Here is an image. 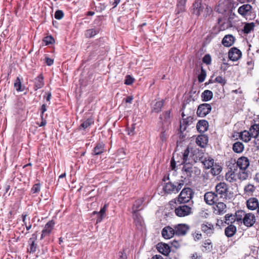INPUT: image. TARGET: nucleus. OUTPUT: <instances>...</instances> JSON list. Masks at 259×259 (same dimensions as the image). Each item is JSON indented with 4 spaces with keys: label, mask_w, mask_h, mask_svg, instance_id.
<instances>
[{
    "label": "nucleus",
    "mask_w": 259,
    "mask_h": 259,
    "mask_svg": "<svg viewBox=\"0 0 259 259\" xmlns=\"http://www.w3.org/2000/svg\"><path fill=\"white\" fill-rule=\"evenodd\" d=\"M201 161L206 169H210V172L213 176L219 175L222 171V166L221 164L215 162L209 156L202 157Z\"/></svg>",
    "instance_id": "nucleus-1"
},
{
    "label": "nucleus",
    "mask_w": 259,
    "mask_h": 259,
    "mask_svg": "<svg viewBox=\"0 0 259 259\" xmlns=\"http://www.w3.org/2000/svg\"><path fill=\"white\" fill-rule=\"evenodd\" d=\"M237 134L239 135L240 138L246 143L250 141L252 137L254 138L256 140L255 144L258 142L259 146V124H254L250 128L249 131L245 130Z\"/></svg>",
    "instance_id": "nucleus-2"
},
{
    "label": "nucleus",
    "mask_w": 259,
    "mask_h": 259,
    "mask_svg": "<svg viewBox=\"0 0 259 259\" xmlns=\"http://www.w3.org/2000/svg\"><path fill=\"white\" fill-rule=\"evenodd\" d=\"M212 10L210 7L202 4L200 0H197L193 5V14L197 16L206 17L209 15Z\"/></svg>",
    "instance_id": "nucleus-3"
},
{
    "label": "nucleus",
    "mask_w": 259,
    "mask_h": 259,
    "mask_svg": "<svg viewBox=\"0 0 259 259\" xmlns=\"http://www.w3.org/2000/svg\"><path fill=\"white\" fill-rule=\"evenodd\" d=\"M102 38L96 39L92 45V50L90 53V56H101L104 55L108 52V48L102 42Z\"/></svg>",
    "instance_id": "nucleus-4"
},
{
    "label": "nucleus",
    "mask_w": 259,
    "mask_h": 259,
    "mask_svg": "<svg viewBox=\"0 0 259 259\" xmlns=\"http://www.w3.org/2000/svg\"><path fill=\"white\" fill-rule=\"evenodd\" d=\"M243 218V222L245 226L251 227L255 222V215L252 213H245L243 211H238L236 213V218L237 221H240Z\"/></svg>",
    "instance_id": "nucleus-5"
},
{
    "label": "nucleus",
    "mask_w": 259,
    "mask_h": 259,
    "mask_svg": "<svg viewBox=\"0 0 259 259\" xmlns=\"http://www.w3.org/2000/svg\"><path fill=\"white\" fill-rule=\"evenodd\" d=\"M184 185L183 180H181L179 183H177L176 185L172 183H167L164 186V191L168 194L177 193L181 189Z\"/></svg>",
    "instance_id": "nucleus-6"
},
{
    "label": "nucleus",
    "mask_w": 259,
    "mask_h": 259,
    "mask_svg": "<svg viewBox=\"0 0 259 259\" xmlns=\"http://www.w3.org/2000/svg\"><path fill=\"white\" fill-rule=\"evenodd\" d=\"M192 191L189 188L183 189L179 195L178 202L179 203H185L189 201L192 198Z\"/></svg>",
    "instance_id": "nucleus-7"
},
{
    "label": "nucleus",
    "mask_w": 259,
    "mask_h": 259,
    "mask_svg": "<svg viewBox=\"0 0 259 259\" xmlns=\"http://www.w3.org/2000/svg\"><path fill=\"white\" fill-rule=\"evenodd\" d=\"M189 153V151L188 149H186L184 152V153L182 155L183 159L182 161H180L179 160H178V153H174V156L172 157V160L171 162V166L172 167V169H174L176 166V164H177L178 165H180L183 163H184L187 159V157L188 156Z\"/></svg>",
    "instance_id": "nucleus-8"
},
{
    "label": "nucleus",
    "mask_w": 259,
    "mask_h": 259,
    "mask_svg": "<svg viewBox=\"0 0 259 259\" xmlns=\"http://www.w3.org/2000/svg\"><path fill=\"white\" fill-rule=\"evenodd\" d=\"M191 208L187 205H183L176 208L175 213L179 217H184L191 214Z\"/></svg>",
    "instance_id": "nucleus-9"
},
{
    "label": "nucleus",
    "mask_w": 259,
    "mask_h": 259,
    "mask_svg": "<svg viewBox=\"0 0 259 259\" xmlns=\"http://www.w3.org/2000/svg\"><path fill=\"white\" fill-rule=\"evenodd\" d=\"M211 110V107L209 104H202L199 106L197 114L200 117H204L210 113Z\"/></svg>",
    "instance_id": "nucleus-10"
},
{
    "label": "nucleus",
    "mask_w": 259,
    "mask_h": 259,
    "mask_svg": "<svg viewBox=\"0 0 259 259\" xmlns=\"http://www.w3.org/2000/svg\"><path fill=\"white\" fill-rule=\"evenodd\" d=\"M247 208L250 210L257 209V213L259 214V201L255 197H250L246 202Z\"/></svg>",
    "instance_id": "nucleus-11"
},
{
    "label": "nucleus",
    "mask_w": 259,
    "mask_h": 259,
    "mask_svg": "<svg viewBox=\"0 0 259 259\" xmlns=\"http://www.w3.org/2000/svg\"><path fill=\"white\" fill-rule=\"evenodd\" d=\"M241 52L236 48H231L228 53L229 59L233 61L238 60L241 57Z\"/></svg>",
    "instance_id": "nucleus-12"
},
{
    "label": "nucleus",
    "mask_w": 259,
    "mask_h": 259,
    "mask_svg": "<svg viewBox=\"0 0 259 259\" xmlns=\"http://www.w3.org/2000/svg\"><path fill=\"white\" fill-rule=\"evenodd\" d=\"M55 223L54 221L51 220L49 221L46 225L42 231L40 239H42L45 236L50 234L54 228Z\"/></svg>",
    "instance_id": "nucleus-13"
},
{
    "label": "nucleus",
    "mask_w": 259,
    "mask_h": 259,
    "mask_svg": "<svg viewBox=\"0 0 259 259\" xmlns=\"http://www.w3.org/2000/svg\"><path fill=\"white\" fill-rule=\"evenodd\" d=\"M105 148V144L103 142H98L92 150V155L93 156L101 155L106 151Z\"/></svg>",
    "instance_id": "nucleus-14"
},
{
    "label": "nucleus",
    "mask_w": 259,
    "mask_h": 259,
    "mask_svg": "<svg viewBox=\"0 0 259 259\" xmlns=\"http://www.w3.org/2000/svg\"><path fill=\"white\" fill-rule=\"evenodd\" d=\"M236 164V167L247 170L249 166L250 162L247 157L241 156L237 159Z\"/></svg>",
    "instance_id": "nucleus-15"
},
{
    "label": "nucleus",
    "mask_w": 259,
    "mask_h": 259,
    "mask_svg": "<svg viewBox=\"0 0 259 259\" xmlns=\"http://www.w3.org/2000/svg\"><path fill=\"white\" fill-rule=\"evenodd\" d=\"M237 168H231L226 174V179L229 182L236 181L238 179Z\"/></svg>",
    "instance_id": "nucleus-16"
},
{
    "label": "nucleus",
    "mask_w": 259,
    "mask_h": 259,
    "mask_svg": "<svg viewBox=\"0 0 259 259\" xmlns=\"http://www.w3.org/2000/svg\"><path fill=\"white\" fill-rule=\"evenodd\" d=\"M37 239V236L35 234L32 235V237L28 240L29 247L27 248V251L30 253H34L36 251L37 248V243L35 241Z\"/></svg>",
    "instance_id": "nucleus-17"
},
{
    "label": "nucleus",
    "mask_w": 259,
    "mask_h": 259,
    "mask_svg": "<svg viewBox=\"0 0 259 259\" xmlns=\"http://www.w3.org/2000/svg\"><path fill=\"white\" fill-rule=\"evenodd\" d=\"M251 9L252 7L250 5H243L239 8L238 12L240 15L246 17L250 15Z\"/></svg>",
    "instance_id": "nucleus-18"
},
{
    "label": "nucleus",
    "mask_w": 259,
    "mask_h": 259,
    "mask_svg": "<svg viewBox=\"0 0 259 259\" xmlns=\"http://www.w3.org/2000/svg\"><path fill=\"white\" fill-rule=\"evenodd\" d=\"M204 200L208 205H212L217 200V195L212 192H207L204 195Z\"/></svg>",
    "instance_id": "nucleus-19"
},
{
    "label": "nucleus",
    "mask_w": 259,
    "mask_h": 259,
    "mask_svg": "<svg viewBox=\"0 0 259 259\" xmlns=\"http://www.w3.org/2000/svg\"><path fill=\"white\" fill-rule=\"evenodd\" d=\"M44 79V78L41 74H39L34 78L33 80V89L35 91L38 90L39 89L42 88L44 86L45 83Z\"/></svg>",
    "instance_id": "nucleus-20"
},
{
    "label": "nucleus",
    "mask_w": 259,
    "mask_h": 259,
    "mask_svg": "<svg viewBox=\"0 0 259 259\" xmlns=\"http://www.w3.org/2000/svg\"><path fill=\"white\" fill-rule=\"evenodd\" d=\"M214 212L217 214H222L226 212V205L222 202L217 203L213 207Z\"/></svg>",
    "instance_id": "nucleus-21"
},
{
    "label": "nucleus",
    "mask_w": 259,
    "mask_h": 259,
    "mask_svg": "<svg viewBox=\"0 0 259 259\" xmlns=\"http://www.w3.org/2000/svg\"><path fill=\"white\" fill-rule=\"evenodd\" d=\"M176 234L179 235H185L189 229L188 225L185 224H178L175 227Z\"/></svg>",
    "instance_id": "nucleus-22"
},
{
    "label": "nucleus",
    "mask_w": 259,
    "mask_h": 259,
    "mask_svg": "<svg viewBox=\"0 0 259 259\" xmlns=\"http://www.w3.org/2000/svg\"><path fill=\"white\" fill-rule=\"evenodd\" d=\"M235 40V37L232 35H226L222 39V44L226 47H229L234 44Z\"/></svg>",
    "instance_id": "nucleus-23"
},
{
    "label": "nucleus",
    "mask_w": 259,
    "mask_h": 259,
    "mask_svg": "<svg viewBox=\"0 0 259 259\" xmlns=\"http://www.w3.org/2000/svg\"><path fill=\"white\" fill-rule=\"evenodd\" d=\"M215 190L217 193L222 196L226 194L228 187L225 183H220L215 186Z\"/></svg>",
    "instance_id": "nucleus-24"
},
{
    "label": "nucleus",
    "mask_w": 259,
    "mask_h": 259,
    "mask_svg": "<svg viewBox=\"0 0 259 259\" xmlns=\"http://www.w3.org/2000/svg\"><path fill=\"white\" fill-rule=\"evenodd\" d=\"M237 168L238 179L240 181H244L248 179L249 174L247 170Z\"/></svg>",
    "instance_id": "nucleus-25"
},
{
    "label": "nucleus",
    "mask_w": 259,
    "mask_h": 259,
    "mask_svg": "<svg viewBox=\"0 0 259 259\" xmlns=\"http://www.w3.org/2000/svg\"><path fill=\"white\" fill-rule=\"evenodd\" d=\"M208 127V122L205 120H199L197 124V130L200 133L206 132Z\"/></svg>",
    "instance_id": "nucleus-26"
},
{
    "label": "nucleus",
    "mask_w": 259,
    "mask_h": 259,
    "mask_svg": "<svg viewBox=\"0 0 259 259\" xmlns=\"http://www.w3.org/2000/svg\"><path fill=\"white\" fill-rule=\"evenodd\" d=\"M100 32V29L94 27L87 29L84 32V36L87 38H91L98 34Z\"/></svg>",
    "instance_id": "nucleus-27"
},
{
    "label": "nucleus",
    "mask_w": 259,
    "mask_h": 259,
    "mask_svg": "<svg viewBox=\"0 0 259 259\" xmlns=\"http://www.w3.org/2000/svg\"><path fill=\"white\" fill-rule=\"evenodd\" d=\"M187 0H177L176 12L180 14L185 11Z\"/></svg>",
    "instance_id": "nucleus-28"
},
{
    "label": "nucleus",
    "mask_w": 259,
    "mask_h": 259,
    "mask_svg": "<svg viewBox=\"0 0 259 259\" xmlns=\"http://www.w3.org/2000/svg\"><path fill=\"white\" fill-rule=\"evenodd\" d=\"M256 190V187L252 184L248 183L244 187V193L248 196H252Z\"/></svg>",
    "instance_id": "nucleus-29"
},
{
    "label": "nucleus",
    "mask_w": 259,
    "mask_h": 259,
    "mask_svg": "<svg viewBox=\"0 0 259 259\" xmlns=\"http://www.w3.org/2000/svg\"><path fill=\"white\" fill-rule=\"evenodd\" d=\"M175 234V231L172 228L167 226L163 229V237L165 239L171 238Z\"/></svg>",
    "instance_id": "nucleus-30"
},
{
    "label": "nucleus",
    "mask_w": 259,
    "mask_h": 259,
    "mask_svg": "<svg viewBox=\"0 0 259 259\" xmlns=\"http://www.w3.org/2000/svg\"><path fill=\"white\" fill-rule=\"evenodd\" d=\"M201 229L207 234H211L213 233L214 227L212 224L206 222L202 224Z\"/></svg>",
    "instance_id": "nucleus-31"
},
{
    "label": "nucleus",
    "mask_w": 259,
    "mask_h": 259,
    "mask_svg": "<svg viewBox=\"0 0 259 259\" xmlns=\"http://www.w3.org/2000/svg\"><path fill=\"white\" fill-rule=\"evenodd\" d=\"M145 200V197H144L136 200L132 207L133 211L138 212L142 210V208H140V207L142 206Z\"/></svg>",
    "instance_id": "nucleus-32"
},
{
    "label": "nucleus",
    "mask_w": 259,
    "mask_h": 259,
    "mask_svg": "<svg viewBox=\"0 0 259 259\" xmlns=\"http://www.w3.org/2000/svg\"><path fill=\"white\" fill-rule=\"evenodd\" d=\"M133 217L137 226H143L144 224L143 220L138 212L133 211Z\"/></svg>",
    "instance_id": "nucleus-33"
},
{
    "label": "nucleus",
    "mask_w": 259,
    "mask_h": 259,
    "mask_svg": "<svg viewBox=\"0 0 259 259\" xmlns=\"http://www.w3.org/2000/svg\"><path fill=\"white\" fill-rule=\"evenodd\" d=\"M196 142L201 147H204L208 142V139L206 136L200 135L196 138Z\"/></svg>",
    "instance_id": "nucleus-34"
},
{
    "label": "nucleus",
    "mask_w": 259,
    "mask_h": 259,
    "mask_svg": "<svg viewBox=\"0 0 259 259\" xmlns=\"http://www.w3.org/2000/svg\"><path fill=\"white\" fill-rule=\"evenodd\" d=\"M244 149V145L240 142L235 143L233 145V151L237 153H240L243 152Z\"/></svg>",
    "instance_id": "nucleus-35"
},
{
    "label": "nucleus",
    "mask_w": 259,
    "mask_h": 259,
    "mask_svg": "<svg viewBox=\"0 0 259 259\" xmlns=\"http://www.w3.org/2000/svg\"><path fill=\"white\" fill-rule=\"evenodd\" d=\"M213 97V93L209 90H205L201 94V98L203 101H209Z\"/></svg>",
    "instance_id": "nucleus-36"
},
{
    "label": "nucleus",
    "mask_w": 259,
    "mask_h": 259,
    "mask_svg": "<svg viewBox=\"0 0 259 259\" xmlns=\"http://www.w3.org/2000/svg\"><path fill=\"white\" fill-rule=\"evenodd\" d=\"M236 232V228L235 226L230 225L225 229V234L228 237H232Z\"/></svg>",
    "instance_id": "nucleus-37"
},
{
    "label": "nucleus",
    "mask_w": 259,
    "mask_h": 259,
    "mask_svg": "<svg viewBox=\"0 0 259 259\" xmlns=\"http://www.w3.org/2000/svg\"><path fill=\"white\" fill-rule=\"evenodd\" d=\"M14 88L17 92H22L25 89V87L22 86L21 79L19 77H17L14 84Z\"/></svg>",
    "instance_id": "nucleus-38"
},
{
    "label": "nucleus",
    "mask_w": 259,
    "mask_h": 259,
    "mask_svg": "<svg viewBox=\"0 0 259 259\" xmlns=\"http://www.w3.org/2000/svg\"><path fill=\"white\" fill-rule=\"evenodd\" d=\"M94 121L92 118H88L84 121L79 126V129L81 128L83 130L90 127L92 124H94Z\"/></svg>",
    "instance_id": "nucleus-39"
},
{
    "label": "nucleus",
    "mask_w": 259,
    "mask_h": 259,
    "mask_svg": "<svg viewBox=\"0 0 259 259\" xmlns=\"http://www.w3.org/2000/svg\"><path fill=\"white\" fill-rule=\"evenodd\" d=\"M162 109V101H159L156 102L154 104L152 107V111L154 113H159L161 111Z\"/></svg>",
    "instance_id": "nucleus-40"
},
{
    "label": "nucleus",
    "mask_w": 259,
    "mask_h": 259,
    "mask_svg": "<svg viewBox=\"0 0 259 259\" xmlns=\"http://www.w3.org/2000/svg\"><path fill=\"white\" fill-rule=\"evenodd\" d=\"M202 250L203 251L210 252L212 249V245L211 242L209 240H206L203 246Z\"/></svg>",
    "instance_id": "nucleus-41"
},
{
    "label": "nucleus",
    "mask_w": 259,
    "mask_h": 259,
    "mask_svg": "<svg viewBox=\"0 0 259 259\" xmlns=\"http://www.w3.org/2000/svg\"><path fill=\"white\" fill-rule=\"evenodd\" d=\"M106 207H107V205L106 204L104 205V206L102 208H101V209H100V211L99 212H98V213L100 215V216L97 219V223H100L102 221V220L103 219V215H104V214L106 212ZM97 213V212H96V211L94 212V213Z\"/></svg>",
    "instance_id": "nucleus-42"
},
{
    "label": "nucleus",
    "mask_w": 259,
    "mask_h": 259,
    "mask_svg": "<svg viewBox=\"0 0 259 259\" xmlns=\"http://www.w3.org/2000/svg\"><path fill=\"white\" fill-rule=\"evenodd\" d=\"M253 23H246L244 26V32L245 33H249L254 28Z\"/></svg>",
    "instance_id": "nucleus-43"
},
{
    "label": "nucleus",
    "mask_w": 259,
    "mask_h": 259,
    "mask_svg": "<svg viewBox=\"0 0 259 259\" xmlns=\"http://www.w3.org/2000/svg\"><path fill=\"white\" fill-rule=\"evenodd\" d=\"M171 118V112L170 110H167L164 113V123L168 125L170 123Z\"/></svg>",
    "instance_id": "nucleus-44"
},
{
    "label": "nucleus",
    "mask_w": 259,
    "mask_h": 259,
    "mask_svg": "<svg viewBox=\"0 0 259 259\" xmlns=\"http://www.w3.org/2000/svg\"><path fill=\"white\" fill-rule=\"evenodd\" d=\"M43 41L45 43L46 45H49L53 44L55 42V40L52 36H47L44 37Z\"/></svg>",
    "instance_id": "nucleus-45"
},
{
    "label": "nucleus",
    "mask_w": 259,
    "mask_h": 259,
    "mask_svg": "<svg viewBox=\"0 0 259 259\" xmlns=\"http://www.w3.org/2000/svg\"><path fill=\"white\" fill-rule=\"evenodd\" d=\"M225 223L227 224L232 223L235 221V216L232 214H227L225 215Z\"/></svg>",
    "instance_id": "nucleus-46"
},
{
    "label": "nucleus",
    "mask_w": 259,
    "mask_h": 259,
    "mask_svg": "<svg viewBox=\"0 0 259 259\" xmlns=\"http://www.w3.org/2000/svg\"><path fill=\"white\" fill-rule=\"evenodd\" d=\"M135 80V79L130 75H127L125 76L124 80V84L126 85L132 84Z\"/></svg>",
    "instance_id": "nucleus-47"
},
{
    "label": "nucleus",
    "mask_w": 259,
    "mask_h": 259,
    "mask_svg": "<svg viewBox=\"0 0 259 259\" xmlns=\"http://www.w3.org/2000/svg\"><path fill=\"white\" fill-rule=\"evenodd\" d=\"M135 125L136 124L133 123L131 125V126L127 127L126 128L128 135L134 136L135 135Z\"/></svg>",
    "instance_id": "nucleus-48"
},
{
    "label": "nucleus",
    "mask_w": 259,
    "mask_h": 259,
    "mask_svg": "<svg viewBox=\"0 0 259 259\" xmlns=\"http://www.w3.org/2000/svg\"><path fill=\"white\" fill-rule=\"evenodd\" d=\"M64 13L62 10H58L55 13L54 17L57 20H60L64 17Z\"/></svg>",
    "instance_id": "nucleus-49"
},
{
    "label": "nucleus",
    "mask_w": 259,
    "mask_h": 259,
    "mask_svg": "<svg viewBox=\"0 0 259 259\" xmlns=\"http://www.w3.org/2000/svg\"><path fill=\"white\" fill-rule=\"evenodd\" d=\"M106 8V5L104 3H99L96 6V9L97 12H101L105 10Z\"/></svg>",
    "instance_id": "nucleus-50"
},
{
    "label": "nucleus",
    "mask_w": 259,
    "mask_h": 259,
    "mask_svg": "<svg viewBox=\"0 0 259 259\" xmlns=\"http://www.w3.org/2000/svg\"><path fill=\"white\" fill-rule=\"evenodd\" d=\"M40 185L39 183L34 184L31 189V191L32 193H36L40 191Z\"/></svg>",
    "instance_id": "nucleus-51"
},
{
    "label": "nucleus",
    "mask_w": 259,
    "mask_h": 259,
    "mask_svg": "<svg viewBox=\"0 0 259 259\" xmlns=\"http://www.w3.org/2000/svg\"><path fill=\"white\" fill-rule=\"evenodd\" d=\"M178 200L176 199H172V200L170 201L169 203L167 205V206L169 207V208L171 209L177 208V206L178 205Z\"/></svg>",
    "instance_id": "nucleus-52"
},
{
    "label": "nucleus",
    "mask_w": 259,
    "mask_h": 259,
    "mask_svg": "<svg viewBox=\"0 0 259 259\" xmlns=\"http://www.w3.org/2000/svg\"><path fill=\"white\" fill-rule=\"evenodd\" d=\"M170 251V250L169 246L165 243H163V255L167 256Z\"/></svg>",
    "instance_id": "nucleus-53"
},
{
    "label": "nucleus",
    "mask_w": 259,
    "mask_h": 259,
    "mask_svg": "<svg viewBox=\"0 0 259 259\" xmlns=\"http://www.w3.org/2000/svg\"><path fill=\"white\" fill-rule=\"evenodd\" d=\"M215 82L219 83L223 85H225L226 82L225 79L221 76H217L215 78Z\"/></svg>",
    "instance_id": "nucleus-54"
},
{
    "label": "nucleus",
    "mask_w": 259,
    "mask_h": 259,
    "mask_svg": "<svg viewBox=\"0 0 259 259\" xmlns=\"http://www.w3.org/2000/svg\"><path fill=\"white\" fill-rule=\"evenodd\" d=\"M183 170L187 174H190L192 171V166L190 164H186L183 166Z\"/></svg>",
    "instance_id": "nucleus-55"
},
{
    "label": "nucleus",
    "mask_w": 259,
    "mask_h": 259,
    "mask_svg": "<svg viewBox=\"0 0 259 259\" xmlns=\"http://www.w3.org/2000/svg\"><path fill=\"white\" fill-rule=\"evenodd\" d=\"M211 58L209 55H206L203 58V62L207 64H209L211 63Z\"/></svg>",
    "instance_id": "nucleus-56"
},
{
    "label": "nucleus",
    "mask_w": 259,
    "mask_h": 259,
    "mask_svg": "<svg viewBox=\"0 0 259 259\" xmlns=\"http://www.w3.org/2000/svg\"><path fill=\"white\" fill-rule=\"evenodd\" d=\"M205 72L203 70H202L201 74L198 76V80L199 82H203L205 78Z\"/></svg>",
    "instance_id": "nucleus-57"
},
{
    "label": "nucleus",
    "mask_w": 259,
    "mask_h": 259,
    "mask_svg": "<svg viewBox=\"0 0 259 259\" xmlns=\"http://www.w3.org/2000/svg\"><path fill=\"white\" fill-rule=\"evenodd\" d=\"M201 255L197 252H194L190 255V259H201Z\"/></svg>",
    "instance_id": "nucleus-58"
},
{
    "label": "nucleus",
    "mask_w": 259,
    "mask_h": 259,
    "mask_svg": "<svg viewBox=\"0 0 259 259\" xmlns=\"http://www.w3.org/2000/svg\"><path fill=\"white\" fill-rule=\"evenodd\" d=\"M40 111H41L40 117H41V118H42V116H44V114L45 112H46L47 111V107L45 104H42L41 105V107L40 108Z\"/></svg>",
    "instance_id": "nucleus-59"
},
{
    "label": "nucleus",
    "mask_w": 259,
    "mask_h": 259,
    "mask_svg": "<svg viewBox=\"0 0 259 259\" xmlns=\"http://www.w3.org/2000/svg\"><path fill=\"white\" fill-rule=\"evenodd\" d=\"M202 235L201 234L194 233L193 234V238L195 241H198L201 239Z\"/></svg>",
    "instance_id": "nucleus-60"
},
{
    "label": "nucleus",
    "mask_w": 259,
    "mask_h": 259,
    "mask_svg": "<svg viewBox=\"0 0 259 259\" xmlns=\"http://www.w3.org/2000/svg\"><path fill=\"white\" fill-rule=\"evenodd\" d=\"M46 63L48 66H51L53 64L54 60L49 57H46Z\"/></svg>",
    "instance_id": "nucleus-61"
},
{
    "label": "nucleus",
    "mask_w": 259,
    "mask_h": 259,
    "mask_svg": "<svg viewBox=\"0 0 259 259\" xmlns=\"http://www.w3.org/2000/svg\"><path fill=\"white\" fill-rule=\"evenodd\" d=\"M113 2H110V3L113 6V8L117 7L120 2V0H113Z\"/></svg>",
    "instance_id": "nucleus-62"
},
{
    "label": "nucleus",
    "mask_w": 259,
    "mask_h": 259,
    "mask_svg": "<svg viewBox=\"0 0 259 259\" xmlns=\"http://www.w3.org/2000/svg\"><path fill=\"white\" fill-rule=\"evenodd\" d=\"M119 253L120 254L119 259H127L126 254L124 253V250L122 251H120L119 252Z\"/></svg>",
    "instance_id": "nucleus-63"
},
{
    "label": "nucleus",
    "mask_w": 259,
    "mask_h": 259,
    "mask_svg": "<svg viewBox=\"0 0 259 259\" xmlns=\"http://www.w3.org/2000/svg\"><path fill=\"white\" fill-rule=\"evenodd\" d=\"M253 180L257 183H259V172L256 173L253 177Z\"/></svg>",
    "instance_id": "nucleus-64"
}]
</instances>
